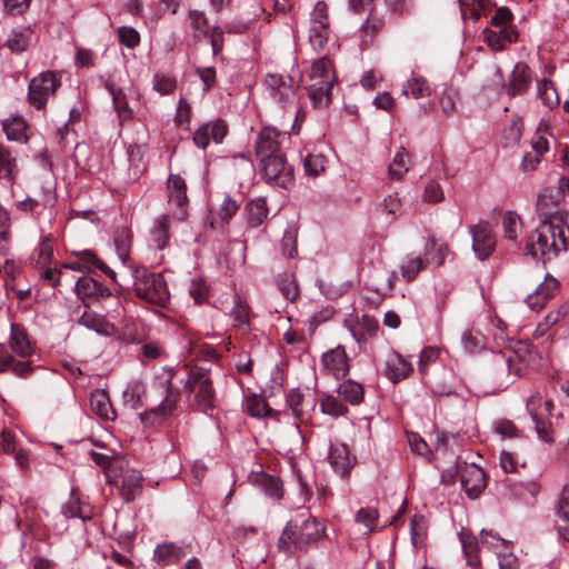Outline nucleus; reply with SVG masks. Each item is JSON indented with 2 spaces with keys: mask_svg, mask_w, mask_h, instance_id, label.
Listing matches in <instances>:
<instances>
[{
  "mask_svg": "<svg viewBox=\"0 0 569 569\" xmlns=\"http://www.w3.org/2000/svg\"><path fill=\"white\" fill-rule=\"evenodd\" d=\"M189 22L190 28L193 31V37L197 39H200L202 37H206L208 33V23L207 19L201 11H190L189 13Z\"/></svg>",
  "mask_w": 569,
  "mask_h": 569,
  "instance_id": "obj_62",
  "label": "nucleus"
},
{
  "mask_svg": "<svg viewBox=\"0 0 569 569\" xmlns=\"http://www.w3.org/2000/svg\"><path fill=\"white\" fill-rule=\"evenodd\" d=\"M16 160L11 153L0 146V180H13Z\"/></svg>",
  "mask_w": 569,
  "mask_h": 569,
  "instance_id": "obj_59",
  "label": "nucleus"
},
{
  "mask_svg": "<svg viewBox=\"0 0 569 569\" xmlns=\"http://www.w3.org/2000/svg\"><path fill=\"white\" fill-rule=\"evenodd\" d=\"M377 213L385 218L387 222H393L402 213V201L398 192L388 194L377 206Z\"/></svg>",
  "mask_w": 569,
  "mask_h": 569,
  "instance_id": "obj_33",
  "label": "nucleus"
},
{
  "mask_svg": "<svg viewBox=\"0 0 569 569\" xmlns=\"http://www.w3.org/2000/svg\"><path fill=\"white\" fill-rule=\"evenodd\" d=\"M401 93L407 98L418 100L430 97L432 93V89L425 78L419 76H412L403 84Z\"/></svg>",
  "mask_w": 569,
  "mask_h": 569,
  "instance_id": "obj_36",
  "label": "nucleus"
},
{
  "mask_svg": "<svg viewBox=\"0 0 569 569\" xmlns=\"http://www.w3.org/2000/svg\"><path fill=\"white\" fill-rule=\"evenodd\" d=\"M448 253V246L443 241L436 239L433 236L428 237L425 247V256L427 260L435 266L440 267L443 264Z\"/></svg>",
  "mask_w": 569,
  "mask_h": 569,
  "instance_id": "obj_39",
  "label": "nucleus"
},
{
  "mask_svg": "<svg viewBox=\"0 0 569 569\" xmlns=\"http://www.w3.org/2000/svg\"><path fill=\"white\" fill-rule=\"evenodd\" d=\"M512 13L508 8H499L495 11L493 16L490 18V28L498 29H513L512 22Z\"/></svg>",
  "mask_w": 569,
  "mask_h": 569,
  "instance_id": "obj_64",
  "label": "nucleus"
},
{
  "mask_svg": "<svg viewBox=\"0 0 569 569\" xmlns=\"http://www.w3.org/2000/svg\"><path fill=\"white\" fill-rule=\"evenodd\" d=\"M385 20L376 14H370L360 28V39L363 47L371 46L376 36L383 29Z\"/></svg>",
  "mask_w": 569,
  "mask_h": 569,
  "instance_id": "obj_42",
  "label": "nucleus"
},
{
  "mask_svg": "<svg viewBox=\"0 0 569 569\" xmlns=\"http://www.w3.org/2000/svg\"><path fill=\"white\" fill-rule=\"evenodd\" d=\"M174 370L162 368L154 376L151 386L143 392L144 401L149 408L140 413V420L146 426L161 423L177 409L179 391L172 388Z\"/></svg>",
  "mask_w": 569,
  "mask_h": 569,
  "instance_id": "obj_1",
  "label": "nucleus"
},
{
  "mask_svg": "<svg viewBox=\"0 0 569 569\" xmlns=\"http://www.w3.org/2000/svg\"><path fill=\"white\" fill-rule=\"evenodd\" d=\"M187 547L177 542H163L157 545L153 551V560L159 566H169L178 562L187 556Z\"/></svg>",
  "mask_w": 569,
  "mask_h": 569,
  "instance_id": "obj_23",
  "label": "nucleus"
},
{
  "mask_svg": "<svg viewBox=\"0 0 569 569\" xmlns=\"http://www.w3.org/2000/svg\"><path fill=\"white\" fill-rule=\"evenodd\" d=\"M244 214L247 218V223L251 228L261 226L264 223L269 214L267 200L262 197H259L248 201L244 207Z\"/></svg>",
  "mask_w": 569,
  "mask_h": 569,
  "instance_id": "obj_32",
  "label": "nucleus"
},
{
  "mask_svg": "<svg viewBox=\"0 0 569 569\" xmlns=\"http://www.w3.org/2000/svg\"><path fill=\"white\" fill-rule=\"evenodd\" d=\"M320 370L323 375L332 376L336 379L345 378L350 370V358L345 347L337 346L326 351L321 357Z\"/></svg>",
  "mask_w": 569,
  "mask_h": 569,
  "instance_id": "obj_15",
  "label": "nucleus"
},
{
  "mask_svg": "<svg viewBox=\"0 0 569 569\" xmlns=\"http://www.w3.org/2000/svg\"><path fill=\"white\" fill-rule=\"evenodd\" d=\"M568 243L569 228L539 223L527 240V250L535 259L546 262L567 251Z\"/></svg>",
  "mask_w": 569,
  "mask_h": 569,
  "instance_id": "obj_4",
  "label": "nucleus"
},
{
  "mask_svg": "<svg viewBox=\"0 0 569 569\" xmlns=\"http://www.w3.org/2000/svg\"><path fill=\"white\" fill-rule=\"evenodd\" d=\"M289 140L290 136L287 132H281L273 127H263L254 147L258 160L284 153L282 149Z\"/></svg>",
  "mask_w": 569,
  "mask_h": 569,
  "instance_id": "obj_13",
  "label": "nucleus"
},
{
  "mask_svg": "<svg viewBox=\"0 0 569 569\" xmlns=\"http://www.w3.org/2000/svg\"><path fill=\"white\" fill-rule=\"evenodd\" d=\"M410 533L412 545L420 548L425 545L427 536V521L422 516H413L410 521Z\"/></svg>",
  "mask_w": 569,
  "mask_h": 569,
  "instance_id": "obj_58",
  "label": "nucleus"
},
{
  "mask_svg": "<svg viewBox=\"0 0 569 569\" xmlns=\"http://www.w3.org/2000/svg\"><path fill=\"white\" fill-rule=\"evenodd\" d=\"M261 178L272 187L287 189L293 184V167L288 162L286 153L259 160Z\"/></svg>",
  "mask_w": 569,
  "mask_h": 569,
  "instance_id": "obj_9",
  "label": "nucleus"
},
{
  "mask_svg": "<svg viewBox=\"0 0 569 569\" xmlns=\"http://www.w3.org/2000/svg\"><path fill=\"white\" fill-rule=\"evenodd\" d=\"M565 194L559 189H546L538 198L537 212L539 223L558 224L569 228L568 211L565 208Z\"/></svg>",
  "mask_w": 569,
  "mask_h": 569,
  "instance_id": "obj_8",
  "label": "nucleus"
},
{
  "mask_svg": "<svg viewBox=\"0 0 569 569\" xmlns=\"http://www.w3.org/2000/svg\"><path fill=\"white\" fill-rule=\"evenodd\" d=\"M230 316L233 320L234 327L241 330H248L250 320L249 306L239 296H234L233 308Z\"/></svg>",
  "mask_w": 569,
  "mask_h": 569,
  "instance_id": "obj_45",
  "label": "nucleus"
},
{
  "mask_svg": "<svg viewBox=\"0 0 569 569\" xmlns=\"http://www.w3.org/2000/svg\"><path fill=\"white\" fill-rule=\"evenodd\" d=\"M559 538L569 542V488L565 487L557 508Z\"/></svg>",
  "mask_w": 569,
  "mask_h": 569,
  "instance_id": "obj_34",
  "label": "nucleus"
},
{
  "mask_svg": "<svg viewBox=\"0 0 569 569\" xmlns=\"http://www.w3.org/2000/svg\"><path fill=\"white\" fill-rule=\"evenodd\" d=\"M33 353L34 345L26 329L21 325L11 323L9 346L0 343V372L11 371L18 377H28L33 370L28 358Z\"/></svg>",
  "mask_w": 569,
  "mask_h": 569,
  "instance_id": "obj_2",
  "label": "nucleus"
},
{
  "mask_svg": "<svg viewBox=\"0 0 569 569\" xmlns=\"http://www.w3.org/2000/svg\"><path fill=\"white\" fill-rule=\"evenodd\" d=\"M532 79L530 67L523 61L517 62L505 86L508 96L516 97L526 93L532 83Z\"/></svg>",
  "mask_w": 569,
  "mask_h": 569,
  "instance_id": "obj_20",
  "label": "nucleus"
},
{
  "mask_svg": "<svg viewBox=\"0 0 569 569\" xmlns=\"http://www.w3.org/2000/svg\"><path fill=\"white\" fill-rule=\"evenodd\" d=\"M553 403L545 399L539 392L532 395L527 401V410L535 422L538 436L545 441H551L548 435L546 418L551 415Z\"/></svg>",
  "mask_w": 569,
  "mask_h": 569,
  "instance_id": "obj_14",
  "label": "nucleus"
},
{
  "mask_svg": "<svg viewBox=\"0 0 569 569\" xmlns=\"http://www.w3.org/2000/svg\"><path fill=\"white\" fill-rule=\"evenodd\" d=\"M184 391L193 396L199 410L207 412L216 407V391L209 370L198 367L190 369Z\"/></svg>",
  "mask_w": 569,
  "mask_h": 569,
  "instance_id": "obj_7",
  "label": "nucleus"
},
{
  "mask_svg": "<svg viewBox=\"0 0 569 569\" xmlns=\"http://www.w3.org/2000/svg\"><path fill=\"white\" fill-rule=\"evenodd\" d=\"M60 516L64 520L79 518L82 522L91 519L90 512L81 506L79 498L74 497L73 495L61 507Z\"/></svg>",
  "mask_w": 569,
  "mask_h": 569,
  "instance_id": "obj_44",
  "label": "nucleus"
},
{
  "mask_svg": "<svg viewBox=\"0 0 569 569\" xmlns=\"http://www.w3.org/2000/svg\"><path fill=\"white\" fill-rule=\"evenodd\" d=\"M249 480L252 485L259 487L263 493L271 499L280 500L283 496L282 482L277 477L260 471L252 472Z\"/></svg>",
  "mask_w": 569,
  "mask_h": 569,
  "instance_id": "obj_28",
  "label": "nucleus"
},
{
  "mask_svg": "<svg viewBox=\"0 0 569 569\" xmlns=\"http://www.w3.org/2000/svg\"><path fill=\"white\" fill-rule=\"evenodd\" d=\"M61 79L52 71L41 72L29 82L28 99L37 109L46 106L47 100L60 87Z\"/></svg>",
  "mask_w": 569,
  "mask_h": 569,
  "instance_id": "obj_12",
  "label": "nucleus"
},
{
  "mask_svg": "<svg viewBox=\"0 0 569 569\" xmlns=\"http://www.w3.org/2000/svg\"><path fill=\"white\" fill-rule=\"evenodd\" d=\"M79 323L100 336L109 337L116 332L114 326L106 317L90 310H86L82 313L79 318Z\"/></svg>",
  "mask_w": 569,
  "mask_h": 569,
  "instance_id": "obj_30",
  "label": "nucleus"
},
{
  "mask_svg": "<svg viewBox=\"0 0 569 569\" xmlns=\"http://www.w3.org/2000/svg\"><path fill=\"white\" fill-rule=\"evenodd\" d=\"M480 542L482 547L492 550L496 556L501 551L511 549V541L502 539L490 531H481Z\"/></svg>",
  "mask_w": 569,
  "mask_h": 569,
  "instance_id": "obj_51",
  "label": "nucleus"
},
{
  "mask_svg": "<svg viewBox=\"0 0 569 569\" xmlns=\"http://www.w3.org/2000/svg\"><path fill=\"white\" fill-rule=\"evenodd\" d=\"M300 81L306 83L308 96L315 107L326 106L337 78L332 61L327 57L316 60Z\"/></svg>",
  "mask_w": 569,
  "mask_h": 569,
  "instance_id": "obj_5",
  "label": "nucleus"
},
{
  "mask_svg": "<svg viewBox=\"0 0 569 569\" xmlns=\"http://www.w3.org/2000/svg\"><path fill=\"white\" fill-rule=\"evenodd\" d=\"M177 81L172 76L157 73L153 77V89L160 94H170L176 89Z\"/></svg>",
  "mask_w": 569,
  "mask_h": 569,
  "instance_id": "obj_63",
  "label": "nucleus"
},
{
  "mask_svg": "<svg viewBox=\"0 0 569 569\" xmlns=\"http://www.w3.org/2000/svg\"><path fill=\"white\" fill-rule=\"evenodd\" d=\"M461 486L468 497L477 498L486 488V477L482 469L471 466L461 475Z\"/></svg>",
  "mask_w": 569,
  "mask_h": 569,
  "instance_id": "obj_29",
  "label": "nucleus"
},
{
  "mask_svg": "<svg viewBox=\"0 0 569 569\" xmlns=\"http://www.w3.org/2000/svg\"><path fill=\"white\" fill-rule=\"evenodd\" d=\"M425 267L426 261L413 253L405 256L399 264L401 277L407 282L413 281Z\"/></svg>",
  "mask_w": 569,
  "mask_h": 569,
  "instance_id": "obj_37",
  "label": "nucleus"
},
{
  "mask_svg": "<svg viewBox=\"0 0 569 569\" xmlns=\"http://www.w3.org/2000/svg\"><path fill=\"white\" fill-rule=\"evenodd\" d=\"M325 526L312 517H296L290 520L278 540V548L287 555L306 551L325 536Z\"/></svg>",
  "mask_w": 569,
  "mask_h": 569,
  "instance_id": "obj_3",
  "label": "nucleus"
},
{
  "mask_svg": "<svg viewBox=\"0 0 569 569\" xmlns=\"http://www.w3.org/2000/svg\"><path fill=\"white\" fill-rule=\"evenodd\" d=\"M264 84L270 94L282 106L293 101L296 90L291 80L287 82L280 74H268L264 79Z\"/></svg>",
  "mask_w": 569,
  "mask_h": 569,
  "instance_id": "obj_22",
  "label": "nucleus"
},
{
  "mask_svg": "<svg viewBox=\"0 0 569 569\" xmlns=\"http://www.w3.org/2000/svg\"><path fill=\"white\" fill-rule=\"evenodd\" d=\"M76 292L86 306L111 296V291L107 287L89 277H81L77 280Z\"/></svg>",
  "mask_w": 569,
  "mask_h": 569,
  "instance_id": "obj_21",
  "label": "nucleus"
},
{
  "mask_svg": "<svg viewBox=\"0 0 569 569\" xmlns=\"http://www.w3.org/2000/svg\"><path fill=\"white\" fill-rule=\"evenodd\" d=\"M133 290L140 299L158 305L166 306L170 299L167 282L162 274L151 273L146 269L136 268L132 273Z\"/></svg>",
  "mask_w": 569,
  "mask_h": 569,
  "instance_id": "obj_6",
  "label": "nucleus"
},
{
  "mask_svg": "<svg viewBox=\"0 0 569 569\" xmlns=\"http://www.w3.org/2000/svg\"><path fill=\"white\" fill-rule=\"evenodd\" d=\"M192 109L187 99L181 98L178 102L174 123L177 127L182 129H189L191 121Z\"/></svg>",
  "mask_w": 569,
  "mask_h": 569,
  "instance_id": "obj_61",
  "label": "nucleus"
},
{
  "mask_svg": "<svg viewBox=\"0 0 569 569\" xmlns=\"http://www.w3.org/2000/svg\"><path fill=\"white\" fill-rule=\"evenodd\" d=\"M548 127L549 124L547 121H540L537 133L531 141L532 151L526 152L520 164L523 172L533 171L540 163L541 157L548 152L549 142L545 137V133L548 131Z\"/></svg>",
  "mask_w": 569,
  "mask_h": 569,
  "instance_id": "obj_18",
  "label": "nucleus"
},
{
  "mask_svg": "<svg viewBox=\"0 0 569 569\" xmlns=\"http://www.w3.org/2000/svg\"><path fill=\"white\" fill-rule=\"evenodd\" d=\"M320 411L333 418H339L348 413V408L336 397L323 393L320 398Z\"/></svg>",
  "mask_w": 569,
  "mask_h": 569,
  "instance_id": "obj_48",
  "label": "nucleus"
},
{
  "mask_svg": "<svg viewBox=\"0 0 569 569\" xmlns=\"http://www.w3.org/2000/svg\"><path fill=\"white\" fill-rule=\"evenodd\" d=\"M412 365L397 352L388 356L385 366V375L392 382L397 383L411 373Z\"/></svg>",
  "mask_w": 569,
  "mask_h": 569,
  "instance_id": "obj_25",
  "label": "nucleus"
},
{
  "mask_svg": "<svg viewBox=\"0 0 569 569\" xmlns=\"http://www.w3.org/2000/svg\"><path fill=\"white\" fill-rule=\"evenodd\" d=\"M537 94L548 108L557 107L560 102L553 82L546 77L537 81Z\"/></svg>",
  "mask_w": 569,
  "mask_h": 569,
  "instance_id": "obj_43",
  "label": "nucleus"
},
{
  "mask_svg": "<svg viewBox=\"0 0 569 569\" xmlns=\"http://www.w3.org/2000/svg\"><path fill=\"white\" fill-rule=\"evenodd\" d=\"M278 287L283 298L293 302L299 296V288L296 278L291 273L280 274L278 278Z\"/></svg>",
  "mask_w": 569,
  "mask_h": 569,
  "instance_id": "obj_56",
  "label": "nucleus"
},
{
  "mask_svg": "<svg viewBox=\"0 0 569 569\" xmlns=\"http://www.w3.org/2000/svg\"><path fill=\"white\" fill-rule=\"evenodd\" d=\"M331 36L329 9L326 2L318 1L309 16L308 39L315 51H322Z\"/></svg>",
  "mask_w": 569,
  "mask_h": 569,
  "instance_id": "obj_10",
  "label": "nucleus"
},
{
  "mask_svg": "<svg viewBox=\"0 0 569 569\" xmlns=\"http://www.w3.org/2000/svg\"><path fill=\"white\" fill-rule=\"evenodd\" d=\"M91 459L101 468L106 470L107 477L111 480L117 477L116 470L119 468L122 470V462L114 460L112 456L108 453H101L92 451L90 453Z\"/></svg>",
  "mask_w": 569,
  "mask_h": 569,
  "instance_id": "obj_53",
  "label": "nucleus"
},
{
  "mask_svg": "<svg viewBox=\"0 0 569 569\" xmlns=\"http://www.w3.org/2000/svg\"><path fill=\"white\" fill-rule=\"evenodd\" d=\"M483 39L492 50L499 51L507 43H512L517 40V32L515 29L486 28L483 30Z\"/></svg>",
  "mask_w": 569,
  "mask_h": 569,
  "instance_id": "obj_31",
  "label": "nucleus"
},
{
  "mask_svg": "<svg viewBox=\"0 0 569 569\" xmlns=\"http://www.w3.org/2000/svg\"><path fill=\"white\" fill-rule=\"evenodd\" d=\"M142 476L136 469H127L122 472L121 496L129 502L133 500L141 490Z\"/></svg>",
  "mask_w": 569,
  "mask_h": 569,
  "instance_id": "obj_35",
  "label": "nucleus"
},
{
  "mask_svg": "<svg viewBox=\"0 0 569 569\" xmlns=\"http://www.w3.org/2000/svg\"><path fill=\"white\" fill-rule=\"evenodd\" d=\"M328 462L337 475L342 479H348L351 470L357 465V458L347 445L337 442L330 445Z\"/></svg>",
  "mask_w": 569,
  "mask_h": 569,
  "instance_id": "obj_19",
  "label": "nucleus"
},
{
  "mask_svg": "<svg viewBox=\"0 0 569 569\" xmlns=\"http://www.w3.org/2000/svg\"><path fill=\"white\" fill-rule=\"evenodd\" d=\"M472 237V249L480 260L489 258L496 248V237L488 222L480 221L469 228Z\"/></svg>",
  "mask_w": 569,
  "mask_h": 569,
  "instance_id": "obj_17",
  "label": "nucleus"
},
{
  "mask_svg": "<svg viewBox=\"0 0 569 569\" xmlns=\"http://www.w3.org/2000/svg\"><path fill=\"white\" fill-rule=\"evenodd\" d=\"M3 130L9 140L21 141L26 139V123L20 117H12L3 122Z\"/></svg>",
  "mask_w": 569,
  "mask_h": 569,
  "instance_id": "obj_55",
  "label": "nucleus"
},
{
  "mask_svg": "<svg viewBox=\"0 0 569 569\" xmlns=\"http://www.w3.org/2000/svg\"><path fill=\"white\" fill-rule=\"evenodd\" d=\"M168 197L169 203H173L179 208L178 219L182 220L186 216L183 207L188 202L187 186L183 178L178 174H171L168 179Z\"/></svg>",
  "mask_w": 569,
  "mask_h": 569,
  "instance_id": "obj_26",
  "label": "nucleus"
},
{
  "mask_svg": "<svg viewBox=\"0 0 569 569\" xmlns=\"http://www.w3.org/2000/svg\"><path fill=\"white\" fill-rule=\"evenodd\" d=\"M409 170V154L405 148H400L388 168L389 177L392 180H400Z\"/></svg>",
  "mask_w": 569,
  "mask_h": 569,
  "instance_id": "obj_47",
  "label": "nucleus"
},
{
  "mask_svg": "<svg viewBox=\"0 0 569 569\" xmlns=\"http://www.w3.org/2000/svg\"><path fill=\"white\" fill-rule=\"evenodd\" d=\"M170 216H161L150 231V242L159 250L166 248L169 240Z\"/></svg>",
  "mask_w": 569,
  "mask_h": 569,
  "instance_id": "obj_38",
  "label": "nucleus"
},
{
  "mask_svg": "<svg viewBox=\"0 0 569 569\" xmlns=\"http://www.w3.org/2000/svg\"><path fill=\"white\" fill-rule=\"evenodd\" d=\"M228 134V126L222 119H214L200 124L193 132V143L200 149H206L210 142L222 143Z\"/></svg>",
  "mask_w": 569,
  "mask_h": 569,
  "instance_id": "obj_16",
  "label": "nucleus"
},
{
  "mask_svg": "<svg viewBox=\"0 0 569 569\" xmlns=\"http://www.w3.org/2000/svg\"><path fill=\"white\" fill-rule=\"evenodd\" d=\"M30 31L28 29L13 30L6 42L10 51L20 53L24 51L29 44Z\"/></svg>",
  "mask_w": 569,
  "mask_h": 569,
  "instance_id": "obj_57",
  "label": "nucleus"
},
{
  "mask_svg": "<svg viewBox=\"0 0 569 569\" xmlns=\"http://www.w3.org/2000/svg\"><path fill=\"white\" fill-rule=\"evenodd\" d=\"M246 411L253 418H270L274 421H281L282 416H287V411H278L270 408L261 396L250 395L244 400Z\"/></svg>",
  "mask_w": 569,
  "mask_h": 569,
  "instance_id": "obj_24",
  "label": "nucleus"
},
{
  "mask_svg": "<svg viewBox=\"0 0 569 569\" xmlns=\"http://www.w3.org/2000/svg\"><path fill=\"white\" fill-rule=\"evenodd\" d=\"M459 539L462 546L463 553L467 558L468 565L477 569L480 565V560L478 558V541L476 540L471 532L465 529L460 531Z\"/></svg>",
  "mask_w": 569,
  "mask_h": 569,
  "instance_id": "obj_40",
  "label": "nucleus"
},
{
  "mask_svg": "<svg viewBox=\"0 0 569 569\" xmlns=\"http://www.w3.org/2000/svg\"><path fill=\"white\" fill-rule=\"evenodd\" d=\"M461 343L466 352L476 353L486 346L485 337L480 331L473 329L465 330L461 337Z\"/></svg>",
  "mask_w": 569,
  "mask_h": 569,
  "instance_id": "obj_50",
  "label": "nucleus"
},
{
  "mask_svg": "<svg viewBox=\"0 0 569 569\" xmlns=\"http://www.w3.org/2000/svg\"><path fill=\"white\" fill-rule=\"evenodd\" d=\"M458 101H459V91L451 86L446 87L441 91L440 98H439V104H440L442 113L447 117L452 116L456 111V106H457Z\"/></svg>",
  "mask_w": 569,
  "mask_h": 569,
  "instance_id": "obj_54",
  "label": "nucleus"
},
{
  "mask_svg": "<svg viewBox=\"0 0 569 569\" xmlns=\"http://www.w3.org/2000/svg\"><path fill=\"white\" fill-rule=\"evenodd\" d=\"M503 236L510 241H517L522 231V221L519 214L512 211H507L502 216Z\"/></svg>",
  "mask_w": 569,
  "mask_h": 569,
  "instance_id": "obj_46",
  "label": "nucleus"
},
{
  "mask_svg": "<svg viewBox=\"0 0 569 569\" xmlns=\"http://www.w3.org/2000/svg\"><path fill=\"white\" fill-rule=\"evenodd\" d=\"M303 167L308 176L317 177L325 171L326 158L320 153H309L303 160Z\"/></svg>",
  "mask_w": 569,
  "mask_h": 569,
  "instance_id": "obj_60",
  "label": "nucleus"
},
{
  "mask_svg": "<svg viewBox=\"0 0 569 569\" xmlns=\"http://www.w3.org/2000/svg\"><path fill=\"white\" fill-rule=\"evenodd\" d=\"M90 408L101 420L112 421L116 419V410L111 405L109 393L104 389H96L91 392Z\"/></svg>",
  "mask_w": 569,
  "mask_h": 569,
  "instance_id": "obj_27",
  "label": "nucleus"
},
{
  "mask_svg": "<svg viewBox=\"0 0 569 569\" xmlns=\"http://www.w3.org/2000/svg\"><path fill=\"white\" fill-rule=\"evenodd\" d=\"M77 254L81 260L86 272L90 271L92 267H96L100 269L103 273L109 276L112 280H116L114 271L111 270L103 261L99 260L92 251L84 250Z\"/></svg>",
  "mask_w": 569,
  "mask_h": 569,
  "instance_id": "obj_49",
  "label": "nucleus"
},
{
  "mask_svg": "<svg viewBox=\"0 0 569 569\" xmlns=\"http://www.w3.org/2000/svg\"><path fill=\"white\" fill-rule=\"evenodd\" d=\"M303 400L305 395L299 388L290 389L286 393V405L296 420H300L303 417Z\"/></svg>",
  "mask_w": 569,
  "mask_h": 569,
  "instance_id": "obj_52",
  "label": "nucleus"
},
{
  "mask_svg": "<svg viewBox=\"0 0 569 569\" xmlns=\"http://www.w3.org/2000/svg\"><path fill=\"white\" fill-rule=\"evenodd\" d=\"M339 396L348 403L358 406L362 402L365 390L362 385L355 380H345L338 388Z\"/></svg>",
  "mask_w": 569,
  "mask_h": 569,
  "instance_id": "obj_41",
  "label": "nucleus"
},
{
  "mask_svg": "<svg viewBox=\"0 0 569 569\" xmlns=\"http://www.w3.org/2000/svg\"><path fill=\"white\" fill-rule=\"evenodd\" d=\"M532 361V353L529 346L525 342H519L517 348L509 352L499 353L496 357V365L498 369L507 372V376L517 379L527 373Z\"/></svg>",
  "mask_w": 569,
  "mask_h": 569,
  "instance_id": "obj_11",
  "label": "nucleus"
}]
</instances>
